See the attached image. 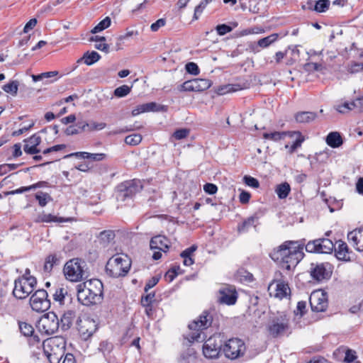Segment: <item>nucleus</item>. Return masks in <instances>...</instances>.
Returning a JSON list of instances; mask_svg holds the SVG:
<instances>
[{
  "label": "nucleus",
  "mask_w": 363,
  "mask_h": 363,
  "mask_svg": "<svg viewBox=\"0 0 363 363\" xmlns=\"http://www.w3.org/2000/svg\"><path fill=\"white\" fill-rule=\"evenodd\" d=\"M131 91V87L128 85H122L114 90V95L117 97H124Z\"/></svg>",
  "instance_id": "obj_47"
},
{
  "label": "nucleus",
  "mask_w": 363,
  "mask_h": 363,
  "mask_svg": "<svg viewBox=\"0 0 363 363\" xmlns=\"http://www.w3.org/2000/svg\"><path fill=\"white\" fill-rule=\"evenodd\" d=\"M78 330L81 335H82L84 339H86L96 332V322L89 318L80 320L78 323Z\"/></svg>",
  "instance_id": "obj_18"
},
{
  "label": "nucleus",
  "mask_w": 363,
  "mask_h": 363,
  "mask_svg": "<svg viewBox=\"0 0 363 363\" xmlns=\"http://www.w3.org/2000/svg\"><path fill=\"white\" fill-rule=\"evenodd\" d=\"M330 6V0H317L315 1L313 6V11L316 13H325L326 12Z\"/></svg>",
  "instance_id": "obj_34"
},
{
  "label": "nucleus",
  "mask_w": 363,
  "mask_h": 363,
  "mask_svg": "<svg viewBox=\"0 0 363 363\" xmlns=\"http://www.w3.org/2000/svg\"><path fill=\"white\" fill-rule=\"evenodd\" d=\"M290 294V288L288 284L283 281H279L276 285L275 296L280 299L286 297Z\"/></svg>",
  "instance_id": "obj_31"
},
{
  "label": "nucleus",
  "mask_w": 363,
  "mask_h": 363,
  "mask_svg": "<svg viewBox=\"0 0 363 363\" xmlns=\"http://www.w3.org/2000/svg\"><path fill=\"white\" fill-rule=\"evenodd\" d=\"M213 316L208 311H203L198 318L192 321L189 325V333L185 338L189 342L203 340L201 334L203 330L207 329L211 325Z\"/></svg>",
  "instance_id": "obj_6"
},
{
  "label": "nucleus",
  "mask_w": 363,
  "mask_h": 363,
  "mask_svg": "<svg viewBox=\"0 0 363 363\" xmlns=\"http://www.w3.org/2000/svg\"><path fill=\"white\" fill-rule=\"evenodd\" d=\"M310 305L313 311L323 312L328 308V296L326 293L314 291L310 296Z\"/></svg>",
  "instance_id": "obj_16"
},
{
  "label": "nucleus",
  "mask_w": 363,
  "mask_h": 363,
  "mask_svg": "<svg viewBox=\"0 0 363 363\" xmlns=\"http://www.w3.org/2000/svg\"><path fill=\"white\" fill-rule=\"evenodd\" d=\"M31 308L38 312L43 313L50 307V301L48 298V293L44 289L37 290L30 298Z\"/></svg>",
  "instance_id": "obj_13"
},
{
  "label": "nucleus",
  "mask_w": 363,
  "mask_h": 363,
  "mask_svg": "<svg viewBox=\"0 0 363 363\" xmlns=\"http://www.w3.org/2000/svg\"><path fill=\"white\" fill-rule=\"evenodd\" d=\"M289 329V318L285 313H278L272 317L267 325L270 335L277 337L282 335Z\"/></svg>",
  "instance_id": "obj_7"
},
{
  "label": "nucleus",
  "mask_w": 363,
  "mask_h": 363,
  "mask_svg": "<svg viewBox=\"0 0 363 363\" xmlns=\"http://www.w3.org/2000/svg\"><path fill=\"white\" fill-rule=\"evenodd\" d=\"M142 140V136L140 134H133L125 137V143L130 145H137Z\"/></svg>",
  "instance_id": "obj_46"
},
{
  "label": "nucleus",
  "mask_w": 363,
  "mask_h": 363,
  "mask_svg": "<svg viewBox=\"0 0 363 363\" xmlns=\"http://www.w3.org/2000/svg\"><path fill=\"white\" fill-rule=\"evenodd\" d=\"M130 267L131 259L127 255H116L108 260L106 272L113 278L124 277L128 274Z\"/></svg>",
  "instance_id": "obj_4"
},
{
  "label": "nucleus",
  "mask_w": 363,
  "mask_h": 363,
  "mask_svg": "<svg viewBox=\"0 0 363 363\" xmlns=\"http://www.w3.org/2000/svg\"><path fill=\"white\" fill-rule=\"evenodd\" d=\"M169 241L164 235H158L152 238L150 246L152 250H158L166 252L169 247Z\"/></svg>",
  "instance_id": "obj_22"
},
{
  "label": "nucleus",
  "mask_w": 363,
  "mask_h": 363,
  "mask_svg": "<svg viewBox=\"0 0 363 363\" xmlns=\"http://www.w3.org/2000/svg\"><path fill=\"white\" fill-rule=\"evenodd\" d=\"M197 247L192 245L190 247L186 248L181 253V257L183 258V264L185 266H191L194 263V260L191 257L193 253L196 251Z\"/></svg>",
  "instance_id": "obj_33"
},
{
  "label": "nucleus",
  "mask_w": 363,
  "mask_h": 363,
  "mask_svg": "<svg viewBox=\"0 0 363 363\" xmlns=\"http://www.w3.org/2000/svg\"><path fill=\"white\" fill-rule=\"evenodd\" d=\"M245 349V343L242 340L232 338L225 342L223 350L227 358L235 359L244 354Z\"/></svg>",
  "instance_id": "obj_12"
},
{
  "label": "nucleus",
  "mask_w": 363,
  "mask_h": 363,
  "mask_svg": "<svg viewBox=\"0 0 363 363\" xmlns=\"http://www.w3.org/2000/svg\"><path fill=\"white\" fill-rule=\"evenodd\" d=\"M259 218L257 215H253L247 218L238 226V232L246 233L251 227H253L255 229V230H257V227L259 225Z\"/></svg>",
  "instance_id": "obj_24"
},
{
  "label": "nucleus",
  "mask_w": 363,
  "mask_h": 363,
  "mask_svg": "<svg viewBox=\"0 0 363 363\" xmlns=\"http://www.w3.org/2000/svg\"><path fill=\"white\" fill-rule=\"evenodd\" d=\"M329 266L328 263L311 264V274L312 277L317 281L329 279L331 274L330 268H327Z\"/></svg>",
  "instance_id": "obj_17"
},
{
  "label": "nucleus",
  "mask_w": 363,
  "mask_h": 363,
  "mask_svg": "<svg viewBox=\"0 0 363 363\" xmlns=\"http://www.w3.org/2000/svg\"><path fill=\"white\" fill-rule=\"evenodd\" d=\"M335 110L340 113H346L351 110H353L354 108L352 106V103L345 102L340 105H336L335 106Z\"/></svg>",
  "instance_id": "obj_49"
},
{
  "label": "nucleus",
  "mask_w": 363,
  "mask_h": 363,
  "mask_svg": "<svg viewBox=\"0 0 363 363\" xmlns=\"http://www.w3.org/2000/svg\"><path fill=\"white\" fill-rule=\"evenodd\" d=\"M35 197L41 207L45 206L49 201H52L50 195L43 191L36 193Z\"/></svg>",
  "instance_id": "obj_37"
},
{
  "label": "nucleus",
  "mask_w": 363,
  "mask_h": 363,
  "mask_svg": "<svg viewBox=\"0 0 363 363\" xmlns=\"http://www.w3.org/2000/svg\"><path fill=\"white\" fill-rule=\"evenodd\" d=\"M165 20L164 18H160L156 22L153 23L151 26V30L153 32H156L161 27H163L165 25Z\"/></svg>",
  "instance_id": "obj_63"
},
{
  "label": "nucleus",
  "mask_w": 363,
  "mask_h": 363,
  "mask_svg": "<svg viewBox=\"0 0 363 363\" xmlns=\"http://www.w3.org/2000/svg\"><path fill=\"white\" fill-rule=\"evenodd\" d=\"M216 29L219 35H224L226 33H230L233 30V28L230 26L226 24L218 25Z\"/></svg>",
  "instance_id": "obj_57"
},
{
  "label": "nucleus",
  "mask_w": 363,
  "mask_h": 363,
  "mask_svg": "<svg viewBox=\"0 0 363 363\" xmlns=\"http://www.w3.org/2000/svg\"><path fill=\"white\" fill-rule=\"evenodd\" d=\"M160 278L157 277H153L147 281L145 286V291L147 292L148 290L155 286L159 281Z\"/></svg>",
  "instance_id": "obj_64"
},
{
  "label": "nucleus",
  "mask_w": 363,
  "mask_h": 363,
  "mask_svg": "<svg viewBox=\"0 0 363 363\" xmlns=\"http://www.w3.org/2000/svg\"><path fill=\"white\" fill-rule=\"evenodd\" d=\"M211 85V82L206 79H194L184 82L178 86L179 91H203L208 89Z\"/></svg>",
  "instance_id": "obj_14"
},
{
  "label": "nucleus",
  "mask_w": 363,
  "mask_h": 363,
  "mask_svg": "<svg viewBox=\"0 0 363 363\" xmlns=\"http://www.w3.org/2000/svg\"><path fill=\"white\" fill-rule=\"evenodd\" d=\"M363 70V63L362 62H352L348 66L347 71L351 73H357Z\"/></svg>",
  "instance_id": "obj_55"
},
{
  "label": "nucleus",
  "mask_w": 363,
  "mask_h": 363,
  "mask_svg": "<svg viewBox=\"0 0 363 363\" xmlns=\"http://www.w3.org/2000/svg\"><path fill=\"white\" fill-rule=\"evenodd\" d=\"M66 342L62 336H55L43 341V354L50 363H60L65 353Z\"/></svg>",
  "instance_id": "obj_3"
},
{
  "label": "nucleus",
  "mask_w": 363,
  "mask_h": 363,
  "mask_svg": "<svg viewBox=\"0 0 363 363\" xmlns=\"http://www.w3.org/2000/svg\"><path fill=\"white\" fill-rule=\"evenodd\" d=\"M311 253L329 254L333 251L335 244L328 238H319L309 241L306 245L303 241L287 240L270 253V257L282 264L287 270L295 267L303 258V247Z\"/></svg>",
  "instance_id": "obj_1"
},
{
  "label": "nucleus",
  "mask_w": 363,
  "mask_h": 363,
  "mask_svg": "<svg viewBox=\"0 0 363 363\" xmlns=\"http://www.w3.org/2000/svg\"><path fill=\"white\" fill-rule=\"evenodd\" d=\"M291 188L288 183H283L278 185L276 188V193L279 199H285L290 192Z\"/></svg>",
  "instance_id": "obj_35"
},
{
  "label": "nucleus",
  "mask_w": 363,
  "mask_h": 363,
  "mask_svg": "<svg viewBox=\"0 0 363 363\" xmlns=\"http://www.w3.org/2000/svg\"><path fill=\"white\" fill-rule=\"evenodd\" d=\"M137 34H138L137 31H134L132 30H128L125 33L119 35L118 38H117V43H116L117 50L121 49V45L122 43H123L124 40H128L133 35H137Z\"/></svg>",
  "instance_id": "obj_48"
},
{
  "label": "nucleus",
  "mask_w": 363,
  "mask_h": 363,
  "mask_svg": "<svg viewBox=\"0 0 363 363\" xmlns=\"http://www.w3.org/2000/svg\"><path fill=\"white\" fill-rule=\"evenodd\" d=\"M63 274L67 280L78 282L88 277L86 264L80 258H72L68 260L63 268Z\"/></svg>",
  "instance_id": "obj_5"
},
{
  "label": "nucleus",
  "mask_w": 363,
  "mask_h": 363,
  "mask_svg": "<svg viewBox=\"0 0 363 363\" xmlns=\"http://www.w3.org/2000/svg\"><path fill=\"white\" fill-rule=\"evenodd\" d=\"M351 103L354 109H357L358 111H363V96L357 98Z\"/></svg>",
  "instance_id": "obj_60"
},
{
  "label": "nucleus",
  "mask_w": 363,
  "mask_h": 363,
  "mask_svg": "<svg viewBox=\"0 0 363 363\" xmlns=\"http://www.w3.org/2000/svg\"><path fill=\"white\" fill-rule=\"evenodd\" d=\"M117 199L121 201H125L128 198H131L136 193L141 191L143 184L139 179H133L125 181L118 186Z\"/></svg>",
  "instance_id": "obj_10"
},
{
  "label": "nucleus",
  "mask_w": 363,
  "mask_h": 363,
  "mask_svg": "<svg viewBox=\"0 0 363 363\" xmlns=\"http://www.w3.org/2000/svg\"><path fill=\"white\" fill-rule=\"evenodd\" d=\"M72 220V218H62V217H57L56 216H54L52 214H50V213H42L41 215H39L37 220H36V222H42V223H51V222H55V223H64V222H67V221H70Z\"/></svg>",
  "instance_id": "obj_27"
},
{
  "label": "nucleus",
  "mask_w": 363,
  "mask_h": 363,
  "mask_svg": "<svg viewBox=\"0 0 363 363\" xmlns=\"http://www.w3.org/2000/svg\"><path fill=\"white\" fill-rule=\"evenodd\" d=\"M186 70L188 73L197 75L199 73V68L194 62H189L186 65Z\"/></svg>",
  "instance_id": "obj_56"
},
{
  "label": "nucleus",
  "mask_w": 363,
  "mask_h": 363,
  "mask_svg": "<svg viewBox=\"0 0 363 363\" xmlns=\"http://www.w3.org/2000/svg\"><path fill=\"white\" fill-rule=\"evenodd\" d=\"M306 301H298L296 306V310L294 311V313L296 315H300L302 316L306 313Z\"/></svg>",
  "instance_id": "obj_59"
},
{
  "label": "nucleus",
  "mask_w": 363,
  "mask_h": 363,
  "mask_svg": "<svg viewBox=\"0 0 363 363\" xmlns=\"http://www.w3.org/2000/svg\"><path fill=\"white\" fill-rule=\"evenodd\" d=\"M288 135L291 138L296 137V140L294 143L289 146V145H286V148H289V152L293 153L296 151V150L301 146L302 143L304 141L303 137L301 135L300 132H289Z\"/></svg>",
  "instance_id": "obj_30"
},
{
  "label": "nucleus",
  "mask_w": 363,
  "mask_h": 363,
  "mask_svg": "<svg viewBox=\"0 0 363 363\" xmlns=\"http://www.w3.org/2000/svg\"><path fill=\"white\" fill-rule=\"evenodd\" d=\"M295 120L300 123H310L315 119L317 114L312 111H301L295 114Z\"/></svg>",
  "instance_id": "obj_29"
},
{
  "label": "nucleus",
  "mask_w": 363,
  "mask_h": 363,
  "mask_svg": "<svg viewBox=\"0 0 363 363\" xmlns=\"http://www.w3.org/2000/svg\"><path fill=\"white\" fill-rule=\"evenodd\" d=\"M60 327V320L54 312H48L44 314L38 323V328L41 333L52 335L55 333Z\"/></svg>",
  "instance_id": "obj_9"
},
{
  "label": "nucleus",
  "mask_w": 363,
  "mask_h": 363,
  "mask_svg": "<svg viewBox=\"0 0 363 363\" xmlns=\"http://www.w3.org/2000/svg\"><path fill=\"white\" fill-rule=\"evenodd\" d=\"M179 274H181V272H177L174 269H170L166 272L164 278L167 281L172 282Z\"/></svg>",
  "instance_id": "obj_61"
},
{
  "label": "nucleus",
  "mask_w": 363,
  "mask_h": 363,
  "mask_svg": "<svg viewBox=\"0 0 363 363\" xmlns=\"http://www.w3.org/2000/svg\"><path fill=\"white\" fill-rule=\"evenodd\" d=\"M75 317L76 313L74 311L68 310L65 311L60 318V325L61 326L62 330H69L72 325Z\"/></svg>",
  "instance_id": "obj_25"
},
{
  "label": "nucleus",
  "mask_w": 363,
  "mask_h": 363,
  "mask_svg": "<svg viewBox=\"0 0 363 363\" xmlns=\"http://www.w3.org/2000/svg\"><path fill=\"white\" fill-rule=\"evenodd\" d=\"M213 0H202L198 6L194 9V13L193 16L194 20H198L202 14L203 11L206 8L207 5L210 4Z\"/></svg>",
  "instance_id": "obj_38"
},
{
  "label": "nucleus",
  "mask_w": 363,
  "mask_h": 363,
  "mask_svg": "<svg viewBox=\"0 0 363 363\" xmlns=\"http://www.w3.org/2000/svg\"><path fill=\"white\" fill-rule=\"evenodd\" d=\"M347 239L357 250L363 251V228L350 232Z\"/></svg>",
  "instance_id": "obj_21"
},
{
  "label": "nucleus",
  "mask_w": 363,
  "mask_h": 363,
  "mask_svg": "<svg viewBox=\"0 0 363 363\" xmlns=\"http://www.w3.org/2000/svg\"><path fill=\"white\" fill-rule=\"evenodd\" d=\"M279 38L277 33H272L265 38L259 39L257 43H251L250 45V49L255 53L259 52L260 48H267L270 46L272 43L276 42Z\"/></svg>",
  "instance_id": "obj_19"
},
{
  "label": "nucleus",
  "mask_w": 363,
  "mask_h": 363,
  "mask_svg": "<svg viewBox=\"0 0 363 363\" xmlns=\"http://www.w3.org/2000/svg\"><path fill=\"white\" fill-rule=\"evenodd\" d=\"M240 89L241 87L238 84H226L218 88V94L223 95L228 93L237 91Z\"/></svg>",
  "instance_id": "obj_39"
},
{
  "label": "nucleus",
  "mask_w": 363,
  "mask_h": 363,
  "mask_svg": "<svg viewBox=\"0 0 363 363\" xmlns=\"http://www.w3.org/2000/svg\"><path fill=\"white\" fill-rule=\"evenodd\" d=\"M36 284V278L26 279L24 277H18L14 281L13 295L16 298L24 299L33 291Z\"/></svg>",
  "instance_id": "obj_8"
},
{
  "label": "nucleus",
  "mask_w": 363,
  "mask_h": 363,
  "mask_svg": "<svg viewBox=\"0 0 363 363\" xmlns=\"http://www.w3.org/2000/svg\"><path fill=\"white\" fill-rule=\"evenodd\" d=\"M99 350L106 356L113 350V345L107 341H103L100 343Z\"/></svg>",
  "instance_id": "obj_50"
},
{
  "label": "nucleus",
  "mask_w": 363,
  "mask_h": 363,
  "mask_svg": "<svg viewBox=\"0 0 363 363\" xmlns=\"http://www.w3.org/2000/svg\"><path fill=\"white\" fill-rule=\"evenodd\" d=\"M77 291L78 301L84 306L96 304L103 299V284L97 279L78 284Z\"/></svg>",
  "instance_id": "obj_2"
},
{
  "label": "nucleus",
  "mask_w": 363,
  "mask_h": 363,
  "mask_svg": "<svg viewBox=\"0 0 363 363\" xmlns=\"http://www.w3.org/2000/svg\"><path fill=\"white\" fill-rule=\"evenodd\" d=\"M111 20L107 16L102 21H101L92 30V33H96L101 32L111 26Z\"/></svg>",
  "instance_id": "obj_41"
},
{
  "label": "nucleus",
  "mask_w": 363,
  "mask_h": 363,
  "mask_svg": "<svg viewBox=\"0 0 363 363\" xmlns=\"http://www.w3.org/2000/svg\"><path fill=\"white\" fill-rule=\"evenodd\" d=\"M335 256L339 259H347L348 257V247L347 244L341 240L337 241L333 249Z\"/></svg>",
  "instance_id": "obj_26"
},
{
  "label": "nucleus",
  "mask_w": 363,
  "mask_h": 363,
  "mask_svg": "<svg viewBox=\"0 0 363 363\" xmlns=\"http://www.w3.org/2000/svg\"><path fill=\"white\" fill-rule=\"evenodd\" d=\"M243 180L245 184L247 185L248 186L256 189L258 188L259 186L258 180L252 177L246 175L244 177Z\"/></svg>",
  "instance_id": "obj_53"
},
{
  "label": "nucleus",
  "mask_w": 363,
  "mask_h": 363,
  "mask_svg": "<svg viewBox=\"0 0 363 363\" xmlns=\"http://www.w3.org/2000/svg\"><path fill=\"white\" fill-rule=\"evenodd\" d=\"M19 328L21 333L25 336H31L34 332L33 327L25 322L19 323Z\"/></svg>",
  "instance_id": "obj_45"
},
{
  "label": "nucleus",
  "mask_w": 363,
  "mask_h": 363,
  "mask_svg": "<svg viewBox=\"0 0 363 363\" xmlns=\"http://www.w3.org/2000/svg\"><path fill=\"white\" fill-rule=\"evenodd\" d=\"M189 132H190L189 129L181 128V129H178L176 131H174L172 136L176 140H182V139L186 138L189 135Z\"/></svg>",
  "instance_id": "obj_52"
},
{
  "label": "nucleus",
  "mask_w": 363,
  "mask_h": 363,
  "mask_svg": "<svg viewBox=\"0 0 363 363\" xmlns=\"http://www.w3.org/2000/svg\"><path fill=\"white\" fill-rule=\"evenodd\" d=\"M100 55L96 51H91L90 52H86L84 54L82 57L77 60V63H80L84 61L86 65H91L96 62L100 59Z\"/></svg>",
  "instance_id": "obj_32"
},
{
  "label": "nucleus",
  "mask_w": 363,
  "mask_h": 363,
  "mask_svg": "<svg viewBox=\"0 0 363 363\" xmlns=\"http://www.w3.org/2000/svg\"><path fill=\"white\" fill-rule=\"evenodd\" d=\"M2 89L13 96L17 94L18 90V82L17 81H11L2 86Z\"/></svg>",
  "instance_id": "obj_40"
},
{
  "label": "nucleus",
  "mask_w": 363,
  "mask_h": 363,
  "mask_svg": "<svg viewBox=\"0 0 363 363\" xmlns=\"http://www.w3.org/2000/svg\"><path fill=\"white\" fill-rule=\"evenodd\" d=\"M203 190L208 194H215L218 191V187L216 184L207 183L203 186Z\"/></svg>",
  "instance_id": "obj_58"
},
{
  "label": "nucleus",
  "mask_w": 363,
  "mask_h": 363,
  "mask_svg": "<svg viewBox=\"0 0 363 363\" xmlns=\"http://www.w3.org/2000/svg\"><path fill=\"white\" fill-rule=\"evenodd\" d=\"M356 352L351 349H347L345 352V357L344 359V362L345 363H352L357 359Z\"/></svg>",
  "instance_id": "obj_54"
},
{
  "label": "nucleus",
  "mask_w": 363,
  "mask_h": 363,
  "mask_svg": "<svg viewBox=\"0 0 363 363\" xmlns=\"http://www.w3.org/2000/svg\"><path fill=\"white\" fill-rule=\"evenodd\" d=\"M238 299L235 286L224 285L218 290V301L220 303L228 306L234 305Z\"/></svg>",
  "instance_id": "obj_15"
},
{
  "label": "nucleus",
  "mask_w": 363,
  "mask_h": 363,
  "mask_svg": "<svg viewBox=\"0 0 363 363\" xmlns=\"http://www.w3.org/2000/svg\"><path fill=\"white\" fill-rule=\"evenodd\" d=\"M286 132H274V133H265L263 134V137L267 140H272L274 141H278L282 139L285 135H288Z\"/></svg>",
  "instance_id": "obj_42"
},
{
  "label": "nucleus",
  "mask_w": 363,
  "mask_h": 363,
  "mask_svg": "<svg viewBox=\"0 0 363 363\" xmlns=\"http://www.w3.org/2000/svg\"><path fill=\"white\" fill-rule=\"evenodd\" d=\"M106 155L104 153H89L88 155V160L93 161H102L106 158Z\"/></svg>",
  "instance_id": "obj_62"
},
{
  "label": "nucleus",
  "mask_w": 363,
  "mask_h": 363,
  "mask_svg": "<svg viewBox=\"0 0 363 363\" xmlns=\"http://www.w3.org/2000/svg\"><path fill=\"white\" fill-rule=\"evenodd\" d=\"M58 262V259L55 255H50L45 259L43 269L46 273H50L55 264H56Z\"/></svg>",
  "instance_id": "obj_36"
},
{
  "label": "nucleus",
  "mask_w": 363,
  "mask_h": 363,
  "mask_svg": "<svg viewBox=\"0 0 363 363\" xmlns=\"http://www.w3.org/2000/svg\"><path fill=\"white\" fill-rule=\"evenodd\" d=\"M26 143L23 150L28 155H35L40 152L38 146L41 143V138L37 134H34L30 138L25 139Z\"/></svg>",
  "instance_id": "obj_20"
},
{
  "label": "nucleus",
  "mask_w": 363,
  "mask_h": 363,
  "mask_svg": "<svg viewBox=\"0 0 363 363\" xmlns=\"http://www.w3.org/2000/svg\"><path fill=\"white\" fill-rule=\"evenodd\" d=\"M145 109H147L146 112H150V111L158 112V111H167V107L165 106L158 104L155 102H150V103L145 104Z\"/></svg>",
  "instance_id": "obj_43"
},
{
  "label": "nucleus",
  "mask_w": 363,
  "mask_h": 363,
  "mask_svg": "<svg viewBox=\"0 0 363 363\" xmlns=\"http://www.w3.org/2000/svg\"><path fill=\"white\" fill-rule=\"evenodd\" d=\"M76 125L80 129V131H94L101 130L106 128V124L105 123H96L91 121L89 122L86 121H78Z\"/></svg>",
  "instance_id": "obj_23"
},
{
  "label": "nucleus",
  "mask_w": 363,
  "mask_h": 363,
  "mask_svg": "<svg viewBox=\"0 0 363 363\" xmlns=\"http://www.w3.org/2000/svg\"><path fill=\"white\" fill-rule=\"evenodd\" d=\"M223 345V339L220 334H214L211 336L203 345V355L208 359L218 357Z\"/></svg>",
  "instance_id": "obj_11"
},
{
  "label": "nucleus",
  "mask_w": 363,
  "mask_h": 363,
  "mask_svg": "<svg viewBox=\"0 0 363 363\" xmlns=\"http://www.w3.org/2000/svg\"><path fill=\"white\" fill-rule=\"evenodd\" d=\"M326 143L333 148H337L343 143L342 138L338 132L330 133L325 139Z\"/></svg>",
  "instance_id": "obj_28"
},
{
  "label": "nucleus",
  "mask_w": 363,
  "mask_h": 363,
  "mask_svg": "<svg viewBox=\"0 0 363 363\" xmlns=\"http://www.w3.org/2000/svg\"><path fill=\"white\" fill-rule=\"evenodd\" d=\"M155 292H150L145 296H143L141 298V305L142 306H147L152 305V303L155 301Z\"/></svg>",
  "instance_id": "obj_51"
},
{
  "label": "nucleus",
  "mask_w": 363,
  "mask_h": 363,
  "mask_svg": "<svg viewBox=\"0 0 363 363\" xmlns=\"http://www.w3.org/2000/svg\"><path fill=\"white\" fill-rule=\"evenodd\" d=\"M66 294H67V290L64 288L59 287L56 289L55 293L53 294V299L62 304Z\"/></svg>",
  "instance_id": "obj_44"
}]
</instances>
